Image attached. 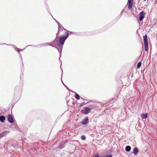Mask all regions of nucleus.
I'll return each instance as SVG.
<instances>
[{"label": "nucleus", "instance_id": "nucleus-5", "mask_svg": "<svg viewBox=\"0 0 157 157\" xmlns=\"http://www.w3.org/2000/svg\"><path fill=\"white\" fill-rule=\"evenodd\" d=\"M8 119L10 123L13 122V119L12 116L11 114H9L8 117Z\"/></svg>", "mask_w": 157, "mask_h": 157}, {"label": "nucleus", "instance_id": "nucleus-4", "mask_svg": "<svg viewBox=\"0 0 157 157\" xmlns=\"http://www.w3.org/2000/svg\"><path fill=\"white\" fill-rule=\"evenodd\" d=\"M145 16V13L143 11L141 12L139 14L140 16V21H142Z\"/></svg>", "mask_w": 157, "mask_h": 157}, {"label": "nucleus", "instance_id": "nucleus-13", "mask_svg": "<svg viewBox=\"0 0 157 157\" xmlns=\"http://www.w3.org/2000/svg\"><path fill=\"white\" fill-rule=\"evenodd\" d=\"M141 63L140 62H139L137 64V68L138 69L140 68L141 67Z\"/></svg>", "mask_w": 157, "mask_h": 157}, {"label": "nucleus", "instance_id": "nucleus-19", "mask_svg": "<svg viewBox=\"0 0 157 157\" xmlns=\"http://www.w3.org/2000/svg\"><path fill=\"white\" fill-rule=\"evenodd\" d=\"M146 0H144V1H145Z\"/></svg>", "mask_w": 157, "mask_h": 157}, {"label": "nucleus", "instance_id": "nucleus-16", "mask_svg": "<svg viewBox=\"0 0 157 157\" xmlns=\"http://www.w3.org/2000/svg\"><path fill=\"white\" fill-rule=\"evenodd\" d=\"M94 157H101V156H99L98 155H95Z\"/></svg>", "mask_w": 157, "mask_h": 157}, {"label": "nucleus", "instance_id": "nucleus-15", "mask_svg": "<svg viewBox=\"0 0 157 157\" xmlns=\"http://www.w3.org/2000/svg\"><path fill=\"white\" fill-rule=\"evenodd\" d=\"M4 136H5V134L4 133L0 134V139L2 137H3Z\"/></svg>", "mask_w": 157, "mask_h": 157}, {"label": "nucleus", "instance_id": "nucleus-3", "mask_svg": "<svg viewBox=\"0 0 157 157\" xmlns=\"http://www.w3.org/2000/svg\"><path fill=\"white\" fill-rule=\"evenodd\" d=\"M94 109V107H92L91 108H88V107H84L83 109H82L81 111L84 114H88L90 111L92 109Z\"/></svg>", "mask_w": 157, "mask_h": 157}, {"label": "nucleus", "instance_id": "nucleus-11", "mask_svg": "<svg viewBox=\"0 0 157 157\" xmlns=\"http://www.w3.org/2000/svg\"><path fill=\"white\" fill-rule=\"evenodd\" d=\"M5 119V117L4 116H2L0 117V121L2 122H3L4 121Z\"/></svg>", "mask_w": 157, "mask_h": 157}, {"label": "nucleus", "instance_id": "nucleus-14", "mask_svg": "<svg viewBox=\"0 0 157 157\" xmlns=\"http://www.w3.org/2000/svg\"><path fill=\"white\" fill-rule=\"evenodd\" d=\"M81 138L82 140H85L86 139V137L85 136H82L81 137Z\"/></svg>", "mask_w": 157, "mask_h": 157}, {"label": "nucleus", "instance_id": "nucleus-12", "mask_svg": "<svg viewBox=\"0 0 157 157\" xmlns=\"http://www.w3.org/2000/svg\"><path fill=\"white\" fill-rule=\"evenodd\" d=\"M75 98L77 100H79L80 98V96L77 93H76L75 94Z\"/></svg>", "mask_w": 157, "mask_h": 157}, {"label": "nucleus", "instance_id": "nucleus-6", "mask_svg": "<svg viewBox=\"0 0 157 157\" xmlns=\"http://www.w3.org/2000/svg\"><path fill=\"white\" fill-rule=\"evenodd\" d=\"M88 117H85L83 120L82 123L83 124H86L88 123Z\"/></svg>", "mask_w": 157, "mask_h": 157}, {"label": "nucleus", "instance_id": "nucleus-9", "mask_svg": "<svg viewBox=\"0 0 157 157\" xmlns=\"http://www.w3.org/2000/svg\"><path fill=\"white\" fill-rule=\"evenodd\" d=\"M138 152V149L136 147H135L133 150V153L135 155H137Z\"/></svg>", "mask_w": 157, "mask_h": 157}, {"label": "nucleus", "instance_id": "nucleus-7", "mask_svg": "<svg viewBox=\"0 0 157 157\" xmlns=\"http://www.w3.org/2000/svg\"><path fill=\"white\" fill-rule=\"evenodd\" d=\"M147 117V113L143 114L141 115V118L143 119H146Z\"/></svg>", "mask_w": 157, "mask_h": 157}, {"label": "nucleus", "instance_id": "nucleus-10", "mask_svg": "<svg viewBox=\"0 0 157 157\" xmlns=\"http://www.w3.org/2000/svg\"><path fill=\"white\" fill-rule=\"evenodd\" d=\"M131 149V147L130 146H127L126 147L125 150L129 152V151H130Z\"/></svg>", "mask_w": 157, "mask_h": 157}, {"label": "nucleus", "instance_id": "nucleus-8", "mask_svg": "<svg viewBox=\"0 0 157 157\" xmlns=\"http://www.w3.org/2000/svg\"><path fill=\"white\" fill-rule=\"evenodd\" d=\"M128 8L131 9L132 6L133 2H128Z\"/></svg>", "mask_w": 157, "mask_h": 157}, {"label": "nucleus", "instance_id": "nucleus-2", "mask_svg": "<svg viewBox=\"0 0 157 157\" xmlns=\"http://www.w3.org/2000/svg\"><path fill=\"white\" fill-rule=\"evenodd\" d=\"M144 42V44L145 50L146 52L148 51V43L147 37V35L145 34L143 36Z\"/></svg>", "mask_w": 157, "mask_h": 157}, {"label": "nucleus", "instance_id": "nucleus-17", "mask_svg": "<svg viewBox=\"0 0 157 157\" xmlns=\"http://www.w3.org/2000/svg\"><path fill=\"white\" fill-rule=\"evenodd\" d=\"M133 2V0H128V2Z\"/></svg>", "mask_w": 157, "mask_h": 157}, {"label": "nucleus", "instance_id": "nucleus-18", "mask_svg": "<svg viewBox=\"0 0 157 157\" xmlns=\"http://www.w3.org/2000/svg\"><path fill=\"white\" fill-rule=\"evenodd\" d=\"M17 51L18 52V51H21V50L19 49H17Z\"/></svg>", "mask_w": 157, "mask_h": 157}, {"label": "nucleus", "instance_id": "nucleus-1", "mask_svg": "<svg viewBox=\"0 0 157 157\" xmlns=\"http://www.w3.org/2000/svg\"><path fill=\"white\" fill-rule=\"evenodd\" d=\"M61 29L63 31H64L65 32H64V33L63 35H61L60 36L59 38V43L61 45H63L64 44L65 40L67 39L69 35V33L67 31H66L64 29H63L61 27H59L58 32V33H59Z\"/></svg>", "mask_w": 157, "mask_h": 157}]
</instances>
